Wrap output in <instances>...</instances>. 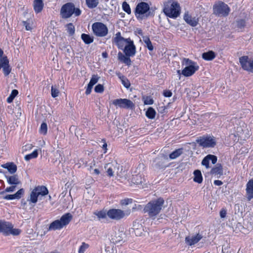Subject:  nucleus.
Instances as JSON below:
<instances>
[{
  "instance_id": "1",
  "label": "nucleus",
  "mask_w": 253,
  "mask_h": 253,
  "mask_svg": "<svg viewBox=\"0 0 253 253\" xmlns=\"http://www.w3.org/2000/svg\"><path fill=\"white\" fill-rule=\"evenodd\" d=\"M112 43L116 45L119 49L123 50L126 55L133 57L136 52V46L133 41L130 38L125 39L122 36L120 32H117L112 39Z\"/></svg>"
},
{
  "instance_id": "2",
  "label": "nucleus",
  "mask_w": 253,
  "mask_h": 253,
  "mask_svg": "<svg viewBox=\"0 0 253 253\" xmlns=\"http://www.w3.org/2000/svg\"><path fill=\"white\" fill-rule=\"evenodd\" d=\"M164 200L162 198H159L149 202L144 207L143 212L152 219H155L161 212Z\"/></svg>"
},
{
  "instance_id": "3",
  "label": "nucleus",
  "mask_w": 253,
  "mask_h": 253,
  "mask_svg": "<svg viewBox=\"0 0 253 253\" xmlns=\"http://www.w3.org/2000/svg\"><path fill=\"white\" fill-rule=\"evenodd\" d=\"M135 16L137 20H142L149 17H153L154 12L150 10L149 4L144 1L137 3L134 10Z\"/></svg>"
},
{
  "instance_id": "4",
  "label": "nucleus",
  "mask_w": 253,
  "mask_h": 253,
  "mask_svg": "<svg viewBox=\"0 0 253 253\" xmlns=\"http://www.w3.org/2000/svg\"><path fill=\"white\" fill-rule=\"evenodd\" d=\"M163 12L168 17L176 19L181 13L179 3L175 1H169L164 4Z\"/></svg>"
},
{
  "instance_id": "5",
  "label": "nucleus",
  "mask_w": 253,
  "mask_h": 253,
  "mask_svg": "<svg viewBox=\"0 0 253 253\" xmlns=\"http://www.w3.org/2000/svg\"><path fill=\"white\" fill-rule=\"evenodd\" d=\"M82 13V11L79 8L75 7L72 2H67L63 4L60 9V15L63 19H67L71 17L73 14L75 16H79Z\"/></svg>"
},
{
  "instance_id": "6",
  "label": "nucleus",
  "mask_w": 253,
  "mask_h": 253,
  "mask_svg": "<svg viewBox=\"0 0 253 253\" xmlns=\"http://www.w3.org/2000/svg\"><path fill=\"white\" fill-rule=\"evenodd\" d=\"M73 218L72 215L70 212L64 214L60 219H57L52 222L49 226V230H56L62 229L63 227L67 225Z\"/></svg>"
},
{
  "instance_id": "7",
  "label": "nucleus",
  "mask_w": 253,
  "mask_h": 253,
  "mask_svg": "<svg viewBox=\"0 0 253 253\" xmlns=\"http://www.w3.org/2000/svg\"><path fill=\"white\" fill-rule=\"evenodd\" d=\"M21 230L18 228H13L12 223L5 220H0V233H2L5 236L12 235L13 236L19 235Z\"/></svg>"
},
{
  "instance_id": "8",
  "label": "nucleus",
  "mask_w": 253,
  "mask_h": 253,
  "mask_svg": "<svg viewBox=\"0 0 253 253\" xmlns=\"http://www.w3.org/2000/svg\"><path fill=\"white\" fill-rule=\"evenodd\" d=\"M49 193L48 190L44 185H38L34 187L30 194L28 200L31 203L36 204L38 202L39 196H45Z\"/></svg>"
},
{
  "instance_id": "9",
  "label": "nucleus",
  "mask_w": 253,
  "mask_h": 253,
  "mask_svg": "<svg viewBox=\"0 0 253 253\" xmlns=\"http://www.w3.org/2000/svg\"><path fill=\"white\" fill-rule=\"evenodd\" d=\"M230 8L228 5L222 1L215 2L213 5V14L220 17H226L229 15Z\"/></svg>"
},
{
  "instance_id": "10",
  "label": "nucleus",
  "mask_w": 253,
  "mask_h": 253,
  "mask_svg": "<svg viewBox=\"0 0 253 253\" xmlns=\"http://www.w3.org/2000/svg\"><path fill=\"white\" fill-rule=\"evenodd\" d=\"M93 34L97 37H104L108 34L107 26L100 22H96L92 25Z\"/></svg>"
},
{
  "instance_id": "11",
  "label": "nucleus",
  "mask_w": 253,
  "mask_h": 253,
  "mask_svg": "<svg viewBox=\"0 0 253 253\" xmlns=\"http://www.w3.org/2000/svg\"><path fill=\"white\" fill-rule=\"evenodd\" d=\"M196 142L203 148H213L216 144L215 138L208 134L199 137Z\"/></svg>"
},
{
  "instance_id": "12",
  "label": "nucleus",
  "mask_w": 253,
  "mask_h": 253,
  "mask_svg": "<svg viewBox=\"0 0 253 253\" xmlns=\"http://www.w3.org/2000/svg\"><path fill=\"white\" fill-rule=\"evenodd\" d=\"M113 104L116 107L121 108L131 109L134 108V104L129 99L126 98H119L114 99L112 102Z\"/></svg>"
},
{
  "instance_id": "13",
  "label": "nucleus",
  "mask_w": 253,
  "mask_h": 253,
  "mask_svg": "<svg viewBox=\"0 0 253 253\" xmlns=\"http://www.w3.org/2000/svg\"><path fill=\"white\" fill-rule=\"evenodd\" d=\"M239 62L244 70L253 73V58L250 59L248 56H243L239 58Z\"/></svg>"
},
{
  "instance_id": "14",
  "label": "nucleus",
  "mask_w": 253,
  "mask_h": 253,
  "mask_svg": "<svg viewBox=\"0 0 253 253\" xmlns=\"http://www.w3.org/2000/svg\"><path fill=\"white\" fill-rule=\"evenodd\" d=\"M107 216L111 219L120 220L126 216V213L121 209H111L107 212Z\"/></svg>"
},
{
  "instance_id": "15",
  "label": "nucleus",
  "mask_w": 253,
  "mask_h": 253,
  "mask_svg": "<svg viewBox=\"0 0 253 253\" xmlns=\"http://www.w3.org/2000/svg\"><path fill=\"white\" fill-rule=\"evenodd\" d=\"M203 238V236L200 233H197L193 236H188L185 237V241L189 246H192L198 243Z\"/></svg>"
},
{
  "instance_id": "16",
  "label": "nucleus",
  "mask_w": 253,
  "mask_h": 253,
  "mask_svg": "<svg viewBox=\"0 0 253 253\" xmlns=\"http://www.w3.org/2000/svg\"><path fill=\"white\" fill-rule=\"evenodd\" d=\"M183 19L187 24L192 27L196 26L199 23L198 18L193 17L188 11H186L183 15Z\"/></svg>"
},
{
  "instance_id": "17",
  "label": "nucleus",
  "mask_w": 253,
  "mask_h": 253,
  "mask_svg": "<svg viewBox=\"0 0 253 253\" xmlns=\"http://www.w3.org/2000/svg\"><path fill=\"white\" fill-rule=\"evenodd\" d=\"M199 69V66H188L182 70V74L185 77H190L193 75Z\"/></svg>"
},
{
  "instance_id": "18",
  "label": "nucleus",
  "mask_w": 253,
  "mask_h": 253,
  "mask_svg": "<svg viewBox=\"0 0 253 253\" xmlns=\"http://www.w3.org/2000/svg\"><path fill=\"white\" fill-rule=\"evenodd\" d=\"M25 190L23 188L18 190L14 194L6 195L3 197V199L6 200H11L14 199H20L24 194Z\"/></svg>"
},
{
  "instance_id": "19",
  "label": "nucleus",
  "mask_w": 253,
  "mask_h": 253,
  "mask_svg": "<svg viewBox=\"0 0 253 253\" xmlns=\"http://www.w3.org/2000/svg\"><path fill=\"white\" fill-rule=\"evenodd\" d=\"M223 173V167L222 165L219 163L217 164L211 170V174L216 176L218 178L222 175Z\"/></svg>"
},
{
  "instance_id": "20",
  "label": "nucleus",
  "mask_w": 253,
  "mask_h": 253,
  "mask_svg": "<svg viewBox=\"0 0 253 253\" xmlns=\"http://www.w3.org/2000/svg\"><path fill=\"white\" fill-rule=\"evenodd\" d=\"M131 181L134 184L141 185L145 182V179L143 174L139 173L132 176Z\"/></svg>"
},
{
  "instance_id": "21",
  "label": "nucleus",
  "mask_w": 253,
  "mask_h": 253,
  "mask_svg": "<svg viewBox=\"0 0 253 253\" xmlns=\"http://www.w3.org/2000/svg\"><path fill=\"white\" fill-rule=\"evenodd\" d=\"M246 193L247 199L250 201L253 198V179H250L247 183Z\"/></svg>"
},
{
  "instance_id": "22",
  "label": "nucleus",
  "mask_w": 253,
  "mask_h": 253,
  "mask_svg": "<svg viewBox=\"0 0 253 253\" xmlns=\"http://www.w3.org/2000/svg\"><path fill=\"white\" fill-rule=\"evenodd\" d=\"M44 3L42 0H34L33 1L34 10L36 13H40L43 9Z\"/></svg>"
},
{
  "instance_id": "23",
  "label": "nucleus",
  "mask_w": 253,
  "mask_h": 253,
  "mask_svg": "<svg viewBox=\"0 0 253 253\" xmlns=\"http://www.w3.org/2000/svg\"><path fill=\"white\" fill-rule=\"evenodd\" d=\"M5 177L6 178L7 183L10 185H17L21 183V182L18 178V175L16 174L10 176L6 175Z\"/></svg>"
},
{
  "instance_id": "24",
  "label": "nucleus",
  "mask_w": 253,
  "mask_h": 253,
  "mask_svg": "<svg viewBox=\"0 0 253 253\" xmlns=\"http://www.w3.org/2000/svg\"><path fill=\"white\" fill-rule=\"evenodd\" d=\"M216 56V54L212 50H209L202 53V57L205 61H212Z\"/></svg>"
},
{
  "instance_id": "25",
  "label": "nucleus",
  "mask_w": 253,
  "mask_h": 253,
  "mask_svg": "<svg viewBox=\"0 0 253 253\" xmlns=\"http://www.w3.org/2000/svg\"><path fill=\"white\" fill-rule=\"evenodd\" d=\"M130 57L131 56L130 55H126L125 54H123L121 52L118 53V59L128 66L130 65L131 62Z\"/></svg>"
},
{
  "instance_id": "26",
  "label": "nucleus",
  "mask_w": 253,
  "mask_h": 253,
  "mask_svg": "<svg viewBox=\"0 0 253 253\" xmlns=\"http://www.w3.org/2000/svg\"><path fill=\"white\" fill-rule=\"evenodd\" d=\"M2 167L8 170L11 174H13L16 172L17 169V166L13 162H8L3 165Z\"/></svg>"
},
{
  "instance_id": "27",
  "label": "nucleus",
  "mask_w": 253,
  "mask_h": 253,
  "mask_svg": "<svg viewBox=\"0 0 253 253\" xmlns=\"http://www.w3.org/2000/svg\"><path fill=\"white\" fill-rule=\"evenodd\" d=\"M194 178L193 181L199 184L203 182V178L201 173V171L199 169L194 170Z\"/></svg>"
},
{
  "instance_id": "28",
  "label": "nucleus",
  "mask_w": 253,
  "mask_h": 253,
  "mask_svg": "<svg viewBox=\"0 0 253 253\" xmlns=\"http://www.w3.org/2000/svg\"><path fill=\"white\" fill-rule=\"evenodd\" d=\"M81 38L84 42L86 44L92 43L94 41V38L92 36L89 34L84 33H83L81 35Z\"/></svg>"
},
{
  "instance_id": "29",
  "label": "nucleus",
  "mask_w": 253,
  "mask_h": 253,
  "mask_svg": "<svg viewBox=\"0 0 253 253\" xmlns=\"http://www.w3.org/2000/svg\"><path fill=\"white\" fill-rule=\"evenodd\" d=\"M183 150L182 148L175 150L169 155V158L171 160L178 158L183 153Z\"/></svg>"
},
{
  "instance_id": "30",
  "label": "nucleus",
  "mask_w": 253,
  "mask_h": 253,
  "mask_svg": "<svg viewBox=\"0 0 253 253\" xmlns=\"http://www.w3.org/2000/svg\"><path fill=\"white\" fill-rule=\"evenodd\" d=\"M156 112L152 107H149L146 112L145 115L149 119H154L155 118Z\"/></svg>"
},
{
  "instance_id": "31",
  "label": "nucleus",
  "mask_w": 253,
  "mask_h": 253,
  "mask_svg": "<svg viewBox=\"0 0 253 253\" xmlns=\"http://www.w3.org/2000/svg\"><path fill=\"white\" fill-rule=\"evenodd\" d=\"M119 78L121 80L123 85L126 88H128L130 86L129 81L125 76L121 75H119Z\"/></svg>"
},
{
  "instance_id": "32",
  "label": "nucleus",
  "mask_w": 253,
  "mask_h": 253,
  "mask_svg": "<svg viewBox=\"0 0 253 253\" xmlns=\"http://www.w3.org/2000/svg\"><path fill=\"white\" fill-rule=\"evenodd\" d=\"M86 4L89 8H94L96 7L98 3V0H85Z\"/></svg>"
},
{
  "instance_id": "33",
  "label": "nucleus",
  "mask_w": 253,
  "mask_h": 253,
  "mask_svg": "<svg viewBox=\"0 0 253 253\" xmlns=\"http://www.w3.org/2000/svg\"><path fill=\"white\" fill-rule=\"evenodd\" d=\"M38 156V152L37 150H35L31 153L25 155L24 158L27 161H29L32 159H35Z\"/></svg>"
},
{
  "instance_id": "34",
  "label": "nucleus",
  "mask_w": 253,
  "mask_h": 253,
  "mask_svg": "<svg viewBox=\"0 0 253 253\" xmlns=\"http://www.w3.org/2000/svg\"><path fill=\"white\" fill-rule=\"evenodd\" d=\"M18 91L17 89L12 90L10 95L7 98L6 101L8 103H11L14 98L18 95Z\"/></svg>"
},
{
  "instance_id": "35",
  "label": "nucleus",
  "mask_w": 253,
  "mask_h": 253,
  "mask_svg": "<svg viewBox=\"0 0 253 253\" xmlns=\"http://www.w3.org/2000/svg\"><path fill=\"white\" fill-rule=\"evenodd\" d=\"M66 30L69 34L71 36L74 34L75 32V26L72 23H69L66 25Z\"/></svg>"
},
{
  "instance_id": "36",
  "label": "nucleus",
  "mask_w": 253,
  "mask_h": 253,
  "mask_svg": "<svg viewBox=\"0 0 253 253\" xmlns=\"http://www.w3.org/2000/svg\"><path fill=\"white\" fill-rule=\"evenodd\" d=\"M94 214L96 215L99 219L106 218L107 215V212L103 210L95 211Z\"/></svg>"
},
{
  "instance_id": "37",
  "label": "nucleus",
  "mask_w": 253,
  "mask_h": 253,
  "mask_svg": "<svg viewBox=\"0 0 253 253\" xmlns=\"http://www.w3.org/2000/svg\"><path fill=\"white\" fill-rule=\"evenodd\" d=\"M237 27L240 30L244 29L246 26V21L245 19H239L236 22Z\"/></svg>"
},
{
  "instance_id": "38",
  "label": "nucleus",
  "mask_w": 253,
  "mask_h": 253,
  "mask_svg": "<svg viewBox=\"0 0 253 253\" xmlns=\"http://www.w3.org/2000/svg\"><path fill=\"white\" fill-rule=\"evenodd\" d=\"M144 43L146 44V46L147 48L150 50L152 51L154 49V47L152 45V43L150 40V38L148 37H146L143 40Z\"/></svg>"
},
{
  "instance_id": "39",
  "label": "nucleus",
  "mask_w": 253,
  "mask_h": 253,
  "mask_svg": "<svg viewBox=\"0 0 253 253\" xmlns=\"http://www.w3.org/2000/svg\"><path fill=\"white\" fill-rule=\"evenodd\" d=\"M122 8L123 10L127 14L129 15L131 13V10L130 6L126 1H124L123 2Z\"/></svg>"
},
{
  "instance_id": "40",
  "label": "nucleus",
  "mask_w": 253,
  "mask_h": 253,
  "mask_svg": "<svg viewBox=\"0 0 253 253\" xmlns=\"http://www.w3.org/2000/svg\"><path fill=\"white\" fill-rule=\"evenodd\" d=\"M182 63L185 64L186 65H187V66H191V65L192 66H198L197 65V63L196 62H195L189 58H183Z\"/></svg>"
},
{
  "instance_id": "41",
  "label": "nucleus",
  "mask_w": 253,
  "mask_h": 253,
  "mask_svg": "<svg viewBox=\"0 0 253 253\" xmlns=\"http://www.w3.org/2000/svg\"><path fill=\"white\" fill-rule=\"evenodd\" d=\"M1 68H2L3 73L5 77L7 76L11 71V68L10 67L9 64L6 66L1 67Z\"/></svg>"
},
{
  "instance_id": "42",
  "label": "nucleus",
  "mask_w": 253,
  "mask_h": 253,
  "mask_svg": "<svg viewBox=\"0 0 253 253\" xmlns=\"http://www.w3.org/2000/svg\"><path fill=\"white\" fill-rule=\"evenodd\" d=\"M9 60L6 56L1 57L0 59V67L9 65Z\"/></svg>"
},
{
  "instance_id": "43",
  "label": "nucleus",
  "mask_w": 253,
  "mask_h": 253,
  "mask_svg": "<svg viewBox=\"0 0 253 253\" xmlns=\"http://www.w3.org/2000/svg\"><path fill=\"white\" fill-rule=\"evenodd\" d=\"M47 125L45 123H42L40 127V132L41 134L45 135L47 133Z\"/></svg>"
},
{
  "instance_id": "44",
  "label": "nucleus",
  "mask_w": 253,
  "mask_h": 253,
  "mask_svg": "<svg viewBox=\"0 0 253 253\" xmlns=\"http://www.w3.org/2000/svg\"><path fill=\"white\" fill-rule=\"evenodd\" d=\"M89 245L85 243V242H83L81 246L80 247L79 249L78 252L79 253H84L85 250L88 248Z\"/></svg>"
},
{
  "instance_id": "45",
  "label": "nucleus",
  "mask_w": 253,
  "mask_h": 253,
  "mask_svg": "<svg viewBox=\"0 0 253 253\" xmlns=\"http://www.w3.org/2000/svg\"><path fill=\"white\" fill-rule=\"evenodd\" d=\"M144 104L145 105H152L154 103V100L149 96H146L143 97Z\"/></svg>"
},
{
  "instance_id": "46",
  "label": "nucleus",
  "mask_w": 253,
  "mask_h": 253,
  "mask_svg": "<svg viewBox=\"0 0 253 253\" xmlns=\"http://www.w3.org/2000/svg\"><path fill=\"white\" fill-rule=\"evenodd\" d=\"M59 93V91L58 90V89L54 87L53 86H52L51 89V94L52 97L53 98H55L58 96Z\"/></svg>"
},
{
  "instance_id": "47",
  "label": "nucleus",
  "mask_w": 253,
  "mask_h": 253,
  "mask_svg": "<svg viewBox=\"0 0 253 253\" xmlns=\"http://www.w3.org/2000/svg\"><path fill=\"white\" fill-rule=\"evenodd\" d=\"M104 90V86L101 84H98L94 88V91L97 93H102Z\"/></svg>"
},
{
  "instance_id": "48",
  "label": "nucleus",
  "mask_w": 253,
  "mask_h": 253,
  "mask_svg": "<svg viewBox=\"0 0 253 253\" xmlns=\"http://www.w3.org/2000/svg\"><path fill=\"white\" fill-rule=\"evenodd\" d=\"M99 80V77L97 76V75H92L89 84H92V85H94L95 84H96L98 81Z\"/></svg>"
},
{
  "instance_id": "49",
  "label": "nucleus",
  "mask_w": 253,
  "mask_h": 253,
  "mask_svg": "<svg viewBox=\"0 0 253 253\" xmlns=\"http://www.w3.org/2000/svg\"><path fill=\"white\" fill-rule=\"evenodd\" d=\"M209 162L210 160L208 159L207 155L203 159L202 161V165L205 166L207 169H208L210 168Z\"/></svg>"
},
{
  "instance_id": "50",
  "label": "nucleus",
  "mask_w": 253,
  "mask_h": 253,
  "mask_svg": "<svg viewBox=\"0 0 253 253\" xmlns=\"http://www.w3.org/2000/svg\"><path fill=\"white\" fill-rule=\"evenodd\" d=\"M208 159L211 161L212 164H215L217 162V158L216 156L211 154L208 155Z\"/></svg>"
},
{
  "instance_id": "51",
  "label": "nucleus",
  "mask_w": 253,
  "mask_h": 253,
  "mask_svg": "<svg viewBox=\"0 0 253 253\" xmlns=\"http://www.w3.org/2000/svg\"><path fill=\"white\" fill-rule=\"evenodd\" d=\"M22 24L23 26L25 27V29L27 31H31L32 29V28L31 26V24L29 22H28L27 21H23Z\"/></svg>"
},
{
  "instance_id": "52",
  "label": "nucleus",
  "mask_w": 253,
  "mask_h": 253,
  "mask_svg": "<svg viewBox=\"0 0 253 253\" xmlns=\"http://www.w3.org/2000/svg\"><path fill=\"white\" fill-rule=\"evenodd\" d=\"M132 202V199H125L124 200H122L121 202V204L122 205H127L129 204H130Z\"/></svg>"
},
{
  "instance_id": "53",
  "label": "nucleus",
  "mask_w": 253,
  "mask_h": 253,
  "mask_svg": "<svg viewBox=\"0 0 253 253\" xmlns=\"http://www.w3.org/2000/svg\"><path fill=\"white\" fill-rule=\"evenodd\" d=\"M101 141L103 142V144L102 145V149L103 150V153L104 154L106 153L107 152V144L106 142L105 139L103 138L101 140Z\"/></svg>"
},
{
  "instance_id": "54",
  "label": "nucleus",
  "mask_w": 253,
  "mask_h": 253,
  "mask_svg": "<svg viewBox=\"0 0 253 253\" xmlns=\"http://www.w3.org/2000/svg\"><path fill=\"white\" fill-rule=\"evenodd\" d=\"M16 187V185H11V186L7 187L4 190L5 193V192H13L15 190Z\"/></svg>"
},
{
  "instance_id": "55",
  "label": "nucleus",
  "mask_w": 253,
  "mask_h": 253,
  "mask_svg": "<svg viewBox=\"0 0 253 253\" xmlns=\"http://www.w3.org/2000/svg\"><path fill=\"white\" fill-rule=\"evenodd\" d=\"M93 86V85H92V84H90L89 83L88 84L86 88L85 91V93L86 95H88V94H90Z\"/></svg>"
},
{
  "instance_id": "56",
  "label": "nucleus",
  "mask_w": 253,
  "mask_h": 253,
  "mask_svg": "<svg viewBox=\"0 0 253 253\" xmlns=\"http://www.w3.org/2000/svg\"><path fill=\"white\" fill-rule=\"evenodd\" d=\"M219 214L221 218H225L227 214V211L225 209L223 208L220 210Z\"/></svg>"
},
{
  "instance_id": "57",
  "label": "nucleus",
  "mask_w": 253,
  "mask_h": 253,
  "mask_svg": "<svg viewBox=\"0 0 253 253\" xmlns=\"http://www.w3.org/2000/svg\"><path fill=\"white\" fill-rule=\"evenodd\" d=\"M172 93L170 90H165L163 92V95H164V96L167 97H171L172 96Z\"/></svg>"
},
{
  "instance_id": "58",
  "label": "nucleus",
  "mask_w": 253,
  "mask_h": 253,
  "mask_svg": "<svg viewBox=\"0 0 253 253\" xmlns=\"http://www.w3.org/2000/svg\"><path fill=\"white\" fill-rule=\"evenodd\" d=\"M107 173L108 176H109V177H112L114 175V171L112 168H109V169H108L107 170Z\"/></svg>"
},
{
  "instance_id": "59",
  "label": "nucleus",
  "mask_w": 253,
  "mask_h": 253,
  "mask_svg": "<svg viewBox=\"0 0 253 253\" xmlns=\"http://www.w3.org/2000/svg\"><path fill=\"white\" fill-rule=\"evenodd\" d=\"M213 183L215 185L220 186L223 184V182L221 180H215L213 181Z\"/></svg>"
},
{
  "instance_id": "60",
  "label": "nucleus",
  "mask_w": 253,
  "mask_h": 253,
  "mask_svg": "<svg viewBox=\"0 0 253 253\" xmlns=\"http://www.w3.org/2000/svg\"><path fill=\"white\" fill-rule=\"evenodd\" d=\"M166 107L164 106H162L161 107H160V110H159V112L161 113V114H163V113H165L166 112Z\"/></svg>"
},
{
  "instance_id": "61",
  "label": "nucleus",
  "mask_w": 253,
  "mask_h": 253,
  "mask_svg": "<svg viewBox=\"0 0 253 253\" xmlns=\"http://www.w3.org/2000/svg\"><path fill=\"white\" fill-rule=\"evenodd\" d=\"M102 56L104 58H107V57H108V53H107L106 51H105V52H102Z\"/></svg>"
},
{
  "instance_id": "62",
  "label": "nucleus",
  "mask_w": 253,
  "mask_h": 253,
  "mask_svg": "<svg viewBox=\"0 0 253 253\" xmlns=\"http://www.w3.org/2000/svg\"><path fill=\"white\" fill-rule=\"evenodd\" d=\"M93 173L96 175H99L100 174V171L98 169H95L93 170Z\"/></svg>"
},
{
  "instance_id": "63",
  "label": "nucleus",
  "mask_w": 253,
  "mask_h": 253,
  "mask_svg": "<svg viewBox=\"0 0 253 253\" xmlns=\"http://www.w3.org/2000/svg\"><path fill=\"white\" fill-rule=\"evenodd\" d=\"M3 55V50L0 48V59L1 57H2V56Z\"/></svg>"
},
{
  "instance_id": "64",
  "label": "nucleus",
  "mask_w": 253,
  "mask_h": 253,
  "mask_svg": "<svg viewBox=\"0 0 253 253\" xmlns=\"http://www.w3.org/2000/svg\"><path fill=\"white\" fill-rule=\"evenodd\" d=\"M1 189H2V188L1 187H0V194H2L5 193L4 190L1 191Z\"/></svg>"
}]
</instances>
